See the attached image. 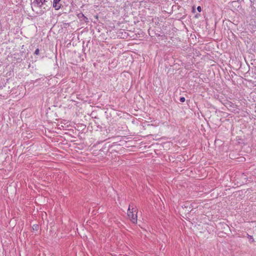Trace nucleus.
Segmentation results:
<instances>
[{
  "label": "nucleus",
  "mask_w": 256,
  "mask_h": 256,
  "mask_svg": "<svg viewBox=\"0 0 256 256\" xmlns=\"http://www.w3.org/2000/svg\"><path fill=\"white\" fill-rule=\"evenodd\" d=\"M46 1V0H33L32 2V8L33 10L40 8L42 9Z\"/></svg>",
  "instance_id": "f257e3e1"
},
{
  "label": "nucleus",
  "mask_w": 256,
  "mask_h": 256,
  "mask_svg": "<svg viewBox=\"0 0 256 256\" xmlns=\"http://www.w3.org/2000/svg\"><path fill=\"white\" fill-rule=\"evenodd\" d=\"M131 206L130 205L128 210V216L130 218V220L134 223L136 224L137 222V216L136 214H134L133 212V209L134 208H132L131 210Z\"/></svg>",
  "instance_id": "f03ea898"
},
{
  "label": "nucleus",
  "mask_w": 256,
  "mask_h": 256,
  "mask_svg": "<svg viewBox=\"0 0 256 256\" xmlns=\"http://www.w3.org/2000/svg\"><path fill=\"white\" fill-rule=\"evenodd\" d=\"M60 2V0H54L52 6L56 10H58L60 8L62 4Z\"/></svg>",
  "instance_id": "7ed1b4c3"
},
{
  "label": "nucleus",
  "mask_w": 256,
  "mask_h": 256,
  "mask_svg": "<svg viewBox=\"0 0 256 256\" xmlns=\"http://www.w3.org/2000/svg\"><path fill=\"white\" fill-rule=\"evenodd\" d=\"M78 18L82 21L87 23L88 22V18L84 16V15L82 13H80L78 14Z\"/></svg>",
  "instance_id": "20e7f679"
},
{
  "label": "nucleus",
  "mask_w": 256,
  "mask_h": 256,
  "mask_svg": "<svg viewBox=\"0 0 256 256\" xmlns=\"http://www.w3.org/2000/svg\"><path fill=\"white\" fill-rule=\"evenodd\" d=\"M247 236L249 240V241L250 243H252L254 242V239L252 237V236L249 235L248 234H247Z\"/></svg>",
  "instance_id": "39448f33"
},
{
  "label": "nucleus",
  "mask_w": 256,
  "mask_h": 256,
  "mask_svg": "<svg viewBox=\"0 0 256 256\" xmlns=\"http://www.w3.org/2000/svg\"><path fill=\"white\" fill-rule=\"evenodd\" d=\"M39 52H40V50H39V49L38 48H37L35 52H34V54L38 55L39 54Z\"/></svg>",
  "instance_id": "423d86ee"
},
{
  "label": "nucleus",
  "mask_w": 256,
  "mask_h": 256,
  "mask_svg": "<svg viewBox=\"0 0 256 256\" xmlns=\"http://www.w3.org/2000/svg\"><path fill=\"white\" fill-rule=\"evenodd\" d=\"M180 102H184L185 101V98L184 97H182V98H180Z\"/></svg>",
  "instance_id": "0eeeda50"
},
{
  "label": "nucleus",
  "mask_w": 256,
  "mask_h": 256,
  "mask_svg": "<svg viewBox=\"0 0 256 256\" xmlns=\"http://www.w3.org/2000/svg\"><path fill=\"white\" fill-rule=\"evenodd\" d=\"M197 10H198L199 12H200L202 11V8L200 6H198V8H197Z\"/></svg>",
  "instance_id": "6e6552de"
},
{
  "label": "nucleus",
  "mask_w": 256,
  "mask_h": 256,
  "mask_svg": "<svg viewBox=\"0 0 256 256\" xmlns=\"http://www.w3.org/2000/svg\"><path fill=\"white\" fill-rule=\"evenodd\" d=\"M42 9L46 10L44 6L42 7V9H41L42 11L44 12V10H43Z\"/></svg>",
  "instance_id": "1a4fd4ad"
},
{
  "label": "nucleus",
  "mask_w": 256,
  "mask_h": 256,
  "mask_svg": "<svg viewBox=\"0 0 256 256\" xmlns=\"http://www.w3.org/2000/svg\"><path fill=\"white\" fill-rule=\"evenodd\" d=\"M42 9L46 10L44 6L42 7V9H41L42 11L44 12V10H43Z\"/></svg>",
  "instance_id": "9d476101"
}]
</instances>
